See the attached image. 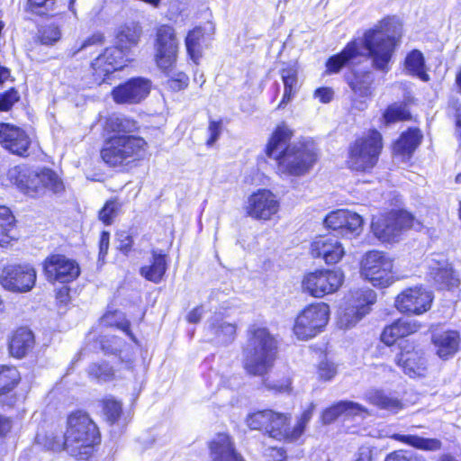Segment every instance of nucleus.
<instances>
[{
	"mask_svg": "<svg viewBox=\"0 0 461 461\" xmlns=\"http://www.w3.org/2000/svg\"><path fill=\"white\" fill-rule=\"evenodd\" d=\"M402 36V26L394 18H384L372 29L366 31L361 42L353 41L343 50L330 57L327 63L330 73H338L349 62L361 56L360 45L366 50L373 67L384 72L390 69L389 63Z\"/></svg>",
	"mask_w": 461,
	"mask_h": 461,
	"instance_id": "obj_1",
	"label": "nucleus"
},
{
	"mask_svg": "<svg viewBox=\"0 0 461 461\" xmlns=\"http://www.w3.org/2000/svg\"><path fill=\"white\" fill-rule=\"evenodd\" d=\"M293 135L285 123L278 125L266 148L267 157L277 161V171L300 176L310 171L317 161V149L311 140L289 143Z\"/></svg>",
	"mask_w": 461,
	"mask_h": 461,
	"instance_id": "obj_2",
	"label": "nucleus"
},
{
	"mask_svg": "<svg viewBox=\"0 0 461 461\" xmlns=\"http://www.w3.org/2000/svg\"><path fill=\"white\" fill-rule=\"evenodd\" d=\"M277 342L267 328L251 326L243 347V367L254 376H264L274 366Z\"/></svg>",
	"mask_w": 461,
	"mask_h": 461,
	"instance_id": "obj_3",
	"label": "nucleus"
},
{
	"mask_svg": "<svg viewBox=\"0 0 461 461\" xmlns=\"http://www.w3.org/2000/svg\"><path fill=\"white\" fill-rule=\"evenodd\" d=\"M67 451L77 458H86L94 445L100 441L97 426L83 411H76L68 418V428L64 434Z\"/></svg>",
	"mask_w": 461,
	"mask_h": 461,
	"instance_id": "obj_4",
	"label": "nucleus"
},
{
	"mask_svg": "<svg viewBox=\"0 0 461 461\" xmlns=\"http://www.w3.org/2000/svg\"><path fill=\"white\" fill-rule=\"evenodd\" d=\"M148 148L147 141L134 134L112 135L101 149L102 159L110 167L128 165L140 159Z\"/></svg>",
	"mask_w": 461,
	"mask_h": 461,
	"instance_id": "obj_5",
	"label": "nucleus"
},
{
	"mask_svg": "<svg viewBox=\"0 0 461 461\" xmlns=\"http://www.w3.org/2000/svg\"><path fill=\"white\" fill-rule=\"evenodd\" d=\"M383 149L382 135L375 130L369 131L357 139L349 148L348 167L356 171H368L378 161Z\"/></svg>",
	"mask_w": 461,
	"mask_h": 461,
	"instance_id": "obj_6",
	"label": "nucleus"
},
{
	"mask_svg": "<svg viewBox=\"0 0 461 461\" xmlns=\"http://www.w3.org/2000/svg\"><path fill=\"white\" fill-rule=\"evenodd\" d=\"M393 260L378 250L366 252L360 261V275L376 287H387L394 282Z\"/></svg>",
	"mask_w": 461,
	"mask_h": 461,
	"instance_id": "obj_7",
	"label": "nucleus"
},
{
	"mask_svg": "<svg viewBox=\"0 0 461 461\" xmlns=\"http://www.w3.org/2000/svg\"><path fill=\"white\" fill-rule=\"evenodd\" d=\"M330 316L329 305L324 303H312L305 307L296 317L294 333L301 340L315 337L327 325Z\"/></svg>",
	"mask_w": 461,
	"mask_h": 461,
	"instance_id": "obj_8",
	"label": "nucleus"
},
{
	"mask_svg": "<svg viewBox=\"0 0 461 461\" xmlns=\"http://www.w3.org/2000/svg\"><path fill=\"white\" fill-rule=\"evenodd\" d=\"M412 221L407 212H391L372 222V231L382 242H394L404 230L412 226Z\"/></svg>",
	"mask_w": 461,
	"mask_h": 461,
	"instance_id": "obj_9",
	"label": "nucleus"
},
{
	"mask_svg": "<svg viewBox=\"0 0 461 461\" xmlns=\"http://www.w3.org/2000/svg\"><path fill=\"white\" fill-rule=\"evenodd\" d=\"M155 51L158 67L166 73L171 71L178 51V41L173 27L164 24L157 29Z\"/></svg>",
	"mask_w": 461,
	"mask_h": 461,
	"instance_id": "obj_10",
	"label": "nucleus"
},
{
	"mask_svg": "<svg viewBox=\"0 0 461 461\" xmlns=\"http://www.w3.org/2000/svg\"><path fill=\"white\" fill-rule=\"evenodd\" d=\"M343 280L344 275L339 269L315 271L304 276L302 287L314 297H322L336 292Z\"/></svg>",
	"mask_w": 461,
	"mask_h": 461,
	"instance_id": "obj_11",
	"label": "nucleus"
},
{
	"mask_svg": "<svg viewBox=\"0 0 461 461\" xmlns=\"http://www.w3.org/2000/svg\"><path fill=\"white\" fill-rule=\"evenodd\" d=\"M36 282V271L30 265L10 264L0 270L1 285L11 292L26 293Z\"/></svg>",
	"mask_w": 461,
	"mask_h": 461,
	"instance_id": "obj_12",
	"label": "nucleus"
},
{
	"mask_svg": "<svg viewBox=\"0 0 461 461\" xmlns=\"http://www.w3.org/2000/svg\"><path fill=\"white\" fill-rule=\"evenodd\" d=\"M43 271L49 282L67 284L78 277L80 267L76 260L63 254H51L43 261Z\"/></svg>",
	"mask_w": 461,
	"mask_h": 461,
	"instance_id": "obj_13",
	"label": "nucleus"
},
{
	"mask_svg": "<svg viewBox=\"0 0 461 461\" xmlns=\"http://www.w3.org/2000/svg\"><path fill=\"white\" fill-rule=\"evenodd\" d=\"M432 293L423 286L404 289L394 301L396 309L403 313L420 315L430 309Z\"/></svg>",
	"mask_w": 461,
	"mask_h": 461,
	"instance_id": "obj_14",
	"label": "nucleus"
},
{
	"mask_svg": "<svg viewBox=\"0 0 461 461\" xmlns=\"http://www.w3.org/2000/svg\"><path fill=\"white\" fill-rule=\"evenodd\" d=\"M150 88V80L133 77L114 87L112 95L117 104H138L149 95Z\"/></svg>",
	"mask_w": 461,
	"mask_h": 461,
	"instance_id": "obj_15",
	"label": "nucleus"
},
{
	"mask_svg": "<svg viewBox=\"0 0 461 461\" xmlns=\"http://www.w3.org/2000/svg\"><path fill=\"white\" fill-rule=\"evenodd\" d=\"M126 59L121 49L109 47L91 63L95 80L101 83L109 74L122 68Z\"/></svg>",
	"mask_w": 461,
	"mask_h": 461,
	"instance_id": "obj_16",
	"label": "nucleus"
},
{
	"mask_svg": "<svg viewBox=\"0 0 461 461\" xmlns=\"http://www.w3.org/2000/svg\"><path fill=\"white\" fill-rule=\"evenodd\" d=\"M278 210L279 203L276 195L266 189L251 194L246 207L248 215L259 220H269Z\"/></svg>",
	"mask_w": 461,
	"mask_h": 461,
	"instance_id": "obj_17",
	"label": "nucleus"
},
{
	"mask_svg": "<svg viewBox=\"0 0 461 461\" xmlns=\"http://www.w3.org/2000/svg\"><path fill=\"white\" fill-rule=\"evenodd\" d=\"M347 82L353 93L351 99L353 107L359 111L364 110L366 107L365 99L372 95L373 73L354 71L347 77Z\"/></svg>",
	"mask_w": 461,
	"mask_h": 461,
	"instance_id": "obj_18",
	"label": "nucleus"
},
{
	"mask_svg": "<svg viewBox=\"0 0 461 461\" xmlns=\"http://www.w3.org/2000/svg\"><path fill=\"white\" fill-rule=\"evenodd\" d=\"M311 255L326 264H336L345 255L342 243L335 236H319L311 244Z\"/></svg>",
	"mask_w": 461,
	"mask_h": 461,
	"instance_id": "obj_19",
	"label": "nucleus"
},
{
	"mask_svg": "<svg viewBox=\"0 0 461 461\" xmlns=\"http://www.w3.org/2000/svg\"><path fill=\"white\" fill-rule=\"evenodd\" d=\"M0 144L10 152L18 156H28L31 140L27 133L19 127L8 124H0Z\"/></svg>",
	"mask_w": 461,
	"mask_h": 461,
	"instance_id": "obj_20",
	"label": "nucleus"
},
{
	"mask_svg": "<svg viewBox=\"0 0 461 461\" xmlns=\"http://www.w3.org/2000/svg\"><path fill=\"white\" fill-rule=\"evenodd\" d=\"M401 353L396 357V363L410 377L420 376L426 370V360L423 354L415 350L407 341L400 343Z\"/></svg>",
	"mask_w": 461,
	"mask_h": 461,
	"instance_id": "obj_21",
	"label": "nucleus"
},
{
	"mask_svg": "<svg viewBox=\"0 0 461 461\" xmlns=\"http://www.w3.org/2000/svg\"><path fill=\"white\" fill-rule=\"evenodd\" d=\"M210 455L212 461H245L243 456L235 449L230 436L224 433L218 434L212 440Z\"/></svg>",
	"mask_w": 461,
	"mask_h": 461,
	"instance_id": "obj_22",
	"label": "nucleus"
},
{
	"mask_svg": "<svg viewBox=\"0 0 461 461\" xmlns=\"http://www.w3.org/2000/svg\"><path fill=\"white\" fill-rule=\"evenodd\" d=\"M340 415L359 416L365 418L369 416L370 412L365 406L357 402L340 401L323 411L322 420L326 424L331 423Z\"/></svg>",
	"mask_w": 461,
	"mask_h": 461,
	"instance_id": "obj_23",
	"label": "nucleus"
},
{
	"mask_svg": "<svg viewBox=\"0 0 461 461\" xmlns=\"http://www.w3.org/2000/svg\"><path fill=\"white\" fill-rule=\"evenodd\" d=\"M420 325L412 320L399 319L384 329L381 340L388 345H393L398 339L416 332Z\"/></svg>",
	"mask_w": 461,
	"mask_h": 461,
	"instance_id": "obj_24",
	"label": "nucleus"
},
{
	"mask_svg": "<svg viewBox=\"0 0 461 461\" xmlns=\"http://www.w3.org/2000/svg\"><path fill=\"white\" fill-rule=\"evenodd\" d=\"M365 397L369 403L393 414L398 413L405 407L403 402L396 395L383 390H370Z\"/></svg>",
	"mask_w": 461,
	"mask_h": 461,
	"instance_id": "obj_25",
	"label": "nucleus"
},
{
	"mask_svg": "<svg viewBox=\"0 0 461 461\" xmlns=\"http://www.w3.org/2000/svg\"><path fill=\"white\" fill-rule=\"evenodd\" d=\"M167 270V255L159 249L151 250L149 265L140 267V274L145 279L158 284Z\"/></svg>",
	"mask_w": 461,
	"mask_h": 461,
	"instance_id": "obj_26",
	"label": "nucleus"
},
{
	"mask_svg": "<svg viewBox=\"0 0 461 461\" xmlns=\"http://www.w3.org/2000/svg\"><path fill=\"white\" fill-rule=\"evenodd\" d=\"M429 268V276L440 289H449L458 285V279L447 261L431 260Z\"/></svg>",
	"mask_w": 461,
	"mask_h": 461,
	"instance_id": "obj_27",
	"label": "nucleus"
},
{
	"mask_svg": "<svg viewBox=\"0 0 461 461\" xmlns=\"http://www.w3.org/2000/svg\"><path fill=\"white\" fill-rule=\"evenodd\" d=\"M432 341L437 348V355L440 358L447 359L457 352L460 337L457 331L446 330L434 334Z\"/></svg>",
	"mask_w": 461,
	"mask_h": 461,
	"instance_id": "obj_28",
	"label": "nucleus"
},
{
	"mask_svg": "<svg viewBox=\"0 0 461 461\" xmlns=\"http://www.w3.org/2000/svg\"><path fill=\"white\" fill-rule=\"evenodd\" d=\"M34 336L27 328H20L13 334L9 348L11 354L18 358L23 357L33 347Z\"/></svg>",
	"mask_w": 461,
	"mask_h": 461,
	"instance_id": "obj_29",
	"label": "nucleus"
},
{
	"mask_svg": "<svg viewBox=\"0 0 461 461\" xmlns=\"http://www.w3.org/2000/svg\"><path fill=\"white\" fill-rule=\"evenodd\" d=\"M33 174L35 171L30 170L25 166H15L8 170L7 177L21 191L30 193L32 190L39 189V185L34 183Z\"/></svg>",
	"mask_w": 461,
	"mask_h": 461,
	"instance_id": "obj_30",
	"label": "nucleus"
},
{
	"mask_svg": "<svg viewBox=\"0 0 461 461\" xmlns=\"http://www.w3.org/2000/svg\"><path fill=\"white\" fill-rule=\"evenodd\" d=\"M141 34L142 29L138 24L122 26L116 34V46L113 48L121 49L125 55L126 51L138 45Z\"/></svg>",
	"mask_w": 461,
	"mask_h": 461,
	"instance_id": "obj_31",
	"label": "nucleus"
},
{
	"mask_svg": "<svg viewBox=\"0 0 461 461\" xmlns=\"http://www.w3.org/2000/svg\"><path fill=\"white\" fill-rule=\"evenodd\" d=\"M15 240H17L15 218L9 208L0 206V246L6 247Z\"/></svg>",
	"mask_w": 461,
	"mask_h": 461,
	"instance_id": "obj_32",
	"label": "nucleus"
},
{
	"mask_svg": "<svg viewBox=\"0 0 461 461\" xmlns=\"http://www.w3.org/2000/svg\"><path fill=\"white\" fill-rule=\"evenodd\" d=\"M422 134L418 129H409L394 143L393 150L402 156L410 157L420 145Z\"/></svg>",
	"mask_w": 461,
	"mask_h": 461,
	"instance_id": "obj_33",
	"label": "nucleus"
},
{
	"mask_svg": "<svg viewBox=\"0 0 461 461\" xmlns=\"http://www.w3.org/2000/svg\"><path fill=\"white\" fill-rule=\"evenodd\" d=\"M34 183L39 185L38 190H32V192H40L44 189H49L53 193H59L64 189V185L59 176L51 169L43 168L41 171H35L32 175Z\"/></svg>",
	"mask_w": 461,
	"mask_h": 461,
	"instance_id": "obj_34",
	"label": "nucleus"
},
{
	"mask_svg": "<svg viewBox=\"0 0 461 461\" xmlns=\"http://www.w3.org/2000/svg\"><path fill=\"white\" fill-rule=\"evenodd\" d=\"M289 417L283 413L273 411V417L267 422L266 432L278 440H290L291 429L289 427Z\"/></svg>",
	"mask_w": 461,
	"mask_h": 461,
	"instance_id": "obj_35",
	"label": "nucleus"
},
{
	"mask_svg": "<svg viewBox=\"0 0 461 461\" xmlns=\"http://www.w3.org/2000/svg\"><path fill=\"white\" fill-rule=\"evenodd\" d=\"M375 300L376 294L372 289H357L352 292L350 305L359 312L360 316H365L369 312L370 306Z\"/></svg>",
	"mask_w": 461,
	"mask_h": 461,
	"instance_id": "obj_36",
	"label": "nucleus"
},
{
	"mask_svg": "<svg viewBox=\"0 0 461 461\" xmlns=\"http://www.w3.org/2000/svg\"><path fill=\"white\" fill-rule=\"evenodd\" d=\"M281 77L285 86V92L278 108H284L298 89L297 69L294 67L283 68L281 70Z\"/></svg>",
	"mask_w": 461,
	"mask_h": 461,
	"instance_id": "obj_37",
	"label": "nucleus"
},
{
	"mask_svg": "<svg viewBox=\"0 0 461 461\" xmlns=\"http://www.w3.org/2000/svg\"><path fill=\"white\" fill-rule=\"evenodd\" d=\"M209 330L221 342H229L233 339L236 333V326L232 323L223 321L220 315L215 314L208 321Z\"/></svg>",
	"mask_w": 461,
	"mask_h": 461,
	"instance_id": "obj_38",
	"label": "nucleus"
},
{
	"mask_svg": "<svg viewBox=\"0 0 461 461\" xmlns=\"http://www.w3.org/2000/svg\"><path fill=\"white\" fill-rule=\"evenodd\" d=\"M404 65L409 74L416 76L424 82L429 80V76L424 70L425 59L420 50H413L411 51L405 59Z\"/></svg>",
	"mask_w": 461,
	"mask_h": 461,
	"instance_id": "obj_39",
	"label": "nucleus"
},
{
	"mask_svg": "<svg viewBox=\"0 0 461 461\" xmlns=\"http://www.w3.org/2000/svg\"><path fill=\"white\" fill-rule=\"evenodd\" d=\"M106 129L113 135L133 134L138 129V123L126 117H110L106 122Z\"/></svg>",
	"mask_w": 461,
	"mask_h": 461,
	"instance_id": "obj_40",
	"label": "nucleus"
},
{
	"mask_svg": "<svg viewBox=\"0 0 461 461\" xmlns=\"http://www.w3.org/2000/svg\"><path fill=\"white\" fill-rule=\"evenodd\" d=\"M400 441L421 450L436 451L440 449L441 442L437 438H425L416 435H400Z\"/></svg>",
	"mask_w": 461,
	"mask_h": 461,
	"instance_id": "obj_41",
	"label": "nucleus"
},
{
	"mask_svg": "<svg viewBox=\"0 0 461 461\" xmlns=\"http://www.w3.org/2000/svg\"><path fill=\"white\" fill-rule=\"evenodd\" d=\"M20 381V374L14 366H0V394L13 390Z\"/></svg>",
	"mask_w": 461,
	"mask_h": 461,
	"instance_id": "obj_42",
	"label": "nucleus"
},
{
	"mask_svg": "<svg viewBox=\"0 0 461 461\" xmlns=\"http://www.w3.org/2000/svg\"><path fill=\"white\" fill-rule=\"evenodd\" d=\"M341 222L343 227L339 229V232L343 236H356L362 230L363 219L356 212L345 210V219Z\"/></svg>",
	"mask_w": 461,
	"mask_h": 461,
	"instance_id": "obj_43",
	"label": "nucleus"
},
{
	"mask_svg": "<svg viewBox=\"0 0 461 461\" xmlns=\"http://www.w3.org/2000/svg\"><path fill=\"white\" fill-rule=\"evenodd\" d=\"M411 118V113L404 104H393L389 105L383 114V122L385 125L405 121Z\"/></svg>",
	"mask_w": 461,
	"mask_h": 461,
	"instance_id": "obj_44",
	"label": "nucleus"
},
{
	"mask_svg": "<svg viewBox=\"0 0 461 461\" xmlns=\"http://www.w3.org/2000/svg\"><path fill=\"white\" fill-rule=\"evenodd\" d=\"M89 376L99 383L108 382L113 379V369L106 363H93L88 366Z\"/></svg>",
	"mask_w": 461,
	"mask_h": 461,
	"instance_id": "obj_45",
	"label": "nucleus"
},
{
	"mask_svg": "<svg viewBox=\"0 0 461 461\" xmlns=\"http://www.w3.org/2000/svg\"><path fill=\"white\" fill-rule=\"evenodd\" d=\"M273 417V411L265 410L249 413L246 418V424L251 429H264L266 431L267 422Z\"/></svg>",
	"mask_w": 461,
	"mask_h": 461,
	"instance_id": "obj_46",
	"label": "nucleus"
},
{
	"mask_svg": "<svg viewBox=\"0 0 461 461\" xmlns=\"http://www.w3.org/2000/svg\"><path fill=\"white\" fill-rule=\"evenodd\" d=\"M203 36L202 28L197 27L190 31L185 38V46L188 54L196 61L200 57V40Z\"/></svg>",
	"mask_w": 461,
	"mask_h": 461,
	"instance_id": "obj_47",
	"label": "nucleus"
},
{
	"mask_svg": "<svg viewBox=\"0 0 461 461\" xmlns=\"http://www.w3.org/2000/svg\"><path fill=\"white\" fill-rule=\"evenodd\" d=\"M314 409V403H311L309 408L303 412L301 417L298 419L296 425L291 429L290 441H295L303 435L307 424L312 417Z\"/></svg>",
	"mask_w": 461,
	"mask_h": 461,
	"instance_id": "obj_48",
	"label": "nucleus"
},
{
	"mask_svg": "<svg viewBox=\"0 0 461 461\" xmlns=\"http://www.w3.org/2000/svg\"><path fill=\"white\" fill-rule=\"evenodd\" d=\"M103 411L108 421L114 423L122 414V403L114 399L103 402Z\"/></svg>",
	"mask_w": 461,
	"mask_h": 461,
	"instance_id": "obj_49",
	"label": "nucleus"
},
{
	"mask_svg": "<svg viewBox=\"0 0 461 461\" xmlns=\"http://www.w3.org/2000/svg\"><path fill=\"white\" fill-rule=\"evenodd\" d=\"M55 0H28L29 10L37 15H49L53 11Z\"/></svg>",
	"mask_w": 461,
	"mask_h": 461,
	"instance_id": "obj_50",
	"label": "nucleus"
},
{
	"mask_svg": "<svg viewBox=\"0 0 461 461\" xmlns=\"http://www.w3.org/2000/svg\"><path fill=\"white\" fill-rule=\"evenodd\" d=\"M364 316L359 315V312L351 305L339 316V324L340 328L349 329L356 325Z\"/></svg>",
	"mask_w": 461,
	"mask_h": 461,
	"instance_id": "obj_51",
	"label": "nucleus"
},
{
	"mask_svg": "<svg viewBox=\"0 0 461 461\" xmlns=\"http://www.w3.org/2000/svg\"><path fill=\"white\" fill-rule=\"evenodd\" d=\"M61 32L57 25L50 24L40 31V39L43 44H53L60 39Z\"/></svg>",
	"mask_w": 461,
	"mask_h": 461,
	"instance_id": "obj_52",
	"label": "nucleus"
},
{
	"mask_svg": "<svg viewBox=\"0 0 461 461\" xmlns=\"http://www.w3.org/2000/svg\"><path fill=\"white\" fill-rule=\"evenodd\" d=\"M384 461H427L422 456L409 450H397L387 455Z\"/></svg>",
	"mask_w": 461,
	"mask_h": 461,
	"instance_id": "obj_53",
	"label": "nucleus"
},
{
	"mask_svg": "<svg viewBox=\"0 0 461 461\" xmlns=\"http://www.w3.org/2000/svg\"><path fill=\"white\" fill-rule=\"evenodd\" d=\"M317 375L319 380L330 381L337 375V366L334 363L324 359L318 365Z\"/></svg>",
	"mask_w": 461,
	"mask_h": 461,
	"instance_id": "obj_54",
	"label": "nucleus"
},
{
	"mask_svg": "<svg viewBox=\"0 0 461 461\" xmlns=\"http://www.w3.org/2000/svg\"><path fill=\"white\" fill-rule=\"evenodd\" d=\"M104 42V37L102 33H95L93 34L92 36L88 37L87 39H86L81 44L80 46L77 47L75 46L72 50H71V55L74 57L76 56L78 52L82 51V50H85L86 49H88L89 47H92V46H101L103 45Z\"/></svg>",
	"mask_w": 461,
	"mask_h": 461,
	"instance_id": "obj_55",
	"label": "nucleus"
},
{
	"mask_svg": "<svg viewBox=\"0 0 461 461\" xmlns=\"http://www.w3.org/2000/svg\"><path fill=\"white\" fill-rule=\"evenodd\" d=\"M44 447L52 451L67 450L64 435L50 433L45 437Z\"/></svg>",
	"mask_w": 461,
	"mask_h": 461,
	"instance_id": "obj_56",
	"label": "nucleus"
},
{
	"mask_svg": "<svg viewBox=\"0 0 461 461\" xmlns=\"http://www.w3.org/2000/svg\"><path fill=\"white\" fill-rule=\"evenodd\" d=\"M124 345V341L115 336L107 338L102 341V348L105 354L117 355L122 351V348Z\"/></svg>",
	"mask_w": 461,
	"mask_h": 461,
	"instance_id": "obj_57",
	"label": "nucleus"
},
{
	"mask_svg": "<svg viewBox=\"0 0 461 461\" xmlns=\"http://www.w3.org/2000/svg\"><path fill=\"white\" fill-rule=\"evenodd\" d=\"M344 219L345 210H338L328 214L324 222L328 228L339 231V229L343 227L341 221H344Z\"/></svg>",
	"mask_w": 461,
	"mask_h": 461,
	"instance_id": "obj_58",
	"label": "nucleus"
},
{
	"mask_svg": "<svg viewBox=\"0 0 461 461\" xmlns=\"http://www.w3.org/2000/svg\"><path fill=\"white\" fill-rule=\"evenodd\" d=\"M116 201H109L99 212V219L105 224H110L113 218L116 215L118 210Z\"/></svg>",
	"mask_w": 461,
	"mask_h": 461,
	"instance_id": "obj_59",
	"label": "nucleus"
},
{
	"mask_svg": "<svg viewBox=\"0 0 461 461\" xmlns=\"http://www.w3.org/2000/svg\"><path fill=\"white\" fill-rule=\"evenodd\" d=\"M19 95L14 88L0 95V111H8L19 100Z\"/></svg>",
	"mask_w": 461,
	"mask_h": 461,
	"instance_id": "obj_60",
	"label": "nucleus"
},
{
	"mask_svg": "<svg viewBox=\"0 0 461 461\" xmlns=\"http://www.w3.org/2000/svg\"><path fill=\"white\" fill-rule=\"evenodd\" d=\"M167 84L174 91H179L187 86L188 77L183 72L176 73L168 79Z\"/></svg>",
	"mask_w": 461,
	"mask_h": 461,
	"instance_id": "obj_61",
	"label": "nucleus"
},
{
	"mask_svg": "<svg viewBox=\"0 0 461 461\" xmlns=\"http://www.w3.org/2000/svg\"><path fill=\"white\" fill-rule=\"evenodd\" d=\"M222 131V122L221 121H210L209 126H208V132L210 134V137L207 140L208 146H212L217 140L219 139L221 133Z\"/></svg>",
	"mask_w": 461,
	"mask_h": 461,
	"instance_id": "obj_62",
	"label": "nucleus"
},
{
	"mask_svg": "<svg viewBox=\"0 0 461 461\" xmlns=\"http://www.w3.org/2000/svg\"><path fill=\"white\" fill-rule=\"evenodd\" d=\"M117 240L118 249L122 251L123 254L127 255L131 251L133 244L132 238L126 232H122L118 234Z\"/></svg>",
	"mask_w": 461,
	"mask_h": 461,
	"instance_id": "obj_63",
	"label": "nucleus"
},
{
	"mask_svg": "<svg viewBox=\"0 0 461 461\" xmlns=\"http://www.w3.org/2000/svg\"><path fill=\"white\" fill-rule=\"evenodd\" d=\"M334 95V92L330 87H320L315 90L314 96L318 98L321 103H330Z\"/></svg>",
	"mask_w": 461,
	"mask_h": 461,
	"instance_id": "obj_64",
	"label": "nucleus"
}]
</instances>
